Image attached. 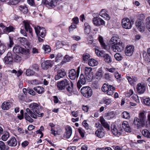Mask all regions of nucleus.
Segmentation results:
<instances>
[{
	"label": "nucleus",
	"instance_id": "obj_1",
	"mask_svg": "<svg viewBox=\"0 0 150 150\" xmlns=\"http://www.w3.org/2000/svg\"><path fill=\"white\" fill-rule=\"evenodd\" d=\"M30 110L27 108L26 109L27 112L33 118L37 119V117H42L44 115L43 113L40 112L42 109L41 107L38 104L33 103L29 106Z\"/></svg>",
	"mask_w": 150,
	"mask_h": 150
},
{
	"label": "nucleus",
	"instance_id": "obj_2",
	"mask_svg": "<svg viewBox=\"0 0 150 150\" xmlns=\"http://www.w3.org/2000/svg\"><path fill=\"white\" fill-rule=\"evenodd\" d=\"M13 51L15 53L22 54L25 59L29 57V50H26L19 45H15L13 48Z\"/></svg>",
	"mask_w": 150,
	"mask_h": 150
},
{
	"label": "nucleus",
	"instance_id": "obj_3",
	"mask_svg": "<svg viewBox=\"0 0 150 150\" xmlns=\"http://www.w3.org/2000/svg\"><path fill=\"white\" fill-rule=\"evenodd\" d=\"M82 95L86 98H89L93 94V91L91 87L88 86L83 87L80 90Z\"/></svg>",
	"mask_w": 150,
	"mask_h": 150
},
{
	"label": "nucleus",
	"instance_id": "obj_4",
	"mask_svg": "<svg viewBox=\"0 0 150 150\" xmlns=\"http://www.w3.org/2000/svg\"><path fill=\"white\" fill-rule=\"evenodd\" d=\"M80 67H78L76 71L74 69H71L69 71L68 76L71 80H74L76 78H78L80 73Z\"/></svg>",
	"mask_w": 150,
	"mask_h": 150
},
{
	"label": "nucleus",
	"instance_id": "obj_5",
	"mask_svg": "<svg viewBox=\"0 0 150 150\" xmlns=\"http://www.w3.org/2000/svg\"><path fill=\"white\" fill-rule=\"evenodd\" d=\"M73 84L69 79L66 80V93L69 96H71L74 94L73 90Z\"/></svg>",
	"mask_w": 150,
	"mask_h": 150
},
{
	"label": "nucleus",
	"instance_id": "obj_6",
	"mask_svg": "<svg viewBox=\"0 0 150 150\" xmlns=\"http://www.w3.org/2000/svg\"><path fill=\"white\" fill-rule=\"evenodd\" d=\"M111 129L112 132L113 134L119 137L121 135V132H122V129L121 125H118L117 127L115 125H112Z\"/></svg>",
	"mask_w": 150,
	"mask_h": 150
},
{
	"label": "nucleus",
	"instance_id": "obj_7",
	"mask_svg": "<svg viewBox=\"0 0 150 150\" xmlns=\"http://www.w3.org/2000/svg\"><path fill=\"white\" fill-rule=\"evenodd\" d=\"M35 33L37 36L38 35L42 38H44L46 33V30L45 28H41L40 26H37L34 27Z\"/></svg>",
	"mask_w": 150,
	"mask_h": 150
},
{
	"label": "nucleus",
	"instance_id": "obj_8",
	"mask_svg": "<svg viewBox=\"0 0 150 150\" xmlns=\"http://www.w3.org/2000/svg\"><path fill=\"white\" fill-rule=\"evenodd\" d=\"M124 45L121 41H119V43L111 47L114 52H120L124 49Z\"/></svg>",
	"mask_w": 150,
	"mask_h": 150
},
{
	"label": "nucleus",
	"instance_id": "obj_9",
	"mask_svg": "<svg viewBox=\"0 0 150 150\" xmlns=\"http://www.w3.org/2000/svg\"><path fill=\"white\" fill-rule=\"evenodd\" d=\"M42 3L47 7L54 8L57 5L56 0H43Z\"/></svg>",
	"mask_w": 150,
	"mask_h": 150
},
{
	"label": "nucleus",
	"instance_id": "obj_10",
	"mask_svg": "<svg viewBox=\"0 0 150 150\" xmlns=\"http://www.w3.org/2000/svg\"><path fill=\"white\" fill-rule=\"evenodd\" d=\"M123 27L125 29H129L132 27V23L129 19L128 18H124L122 22Z\"/></svg>",
	"mask_w": 150,
	"mask_h": 150
},
{
	"label": "nucleus",
	"instance_id": "obj_11",
	"mask_svg": "<svg viewBox=\"0 0 150 150\" xmlns=\"http://www.w3.org/2000/svg\"><path fill=\"white\" fill-rule=\"evenodd\" d=\"M138 117L139 119L142 122L143 124H144L146 127H148L149 124H148V121L146 120V117L145 112H140L139 115Z\"/></svg>",
	"mask_w": 150,
	"mask_h": 150
},
{
	"label": "nucleus",
	"instance_id": "obj_12",
	"mask_svg": "<svg viewBox=\"0 0 150 150\" xmlns=\"http://www.w3.org/2000/svg\"><path fill=\"white\" fill-rule=\"evenodd\" d=\"M86 82V79L84 75L83 74H81L77 84V87L78 89H80L82 87V85L85 84Z\"/></svg>",
	"mask_w": 150,
	"mask_h": 150
},
{
	"label": "nucleus",
	"instance_id": "obj_13",
	"mask_svg": "<svg viewBox=\"0 0 150 150\" xmlns=\"http://www.w3.org/2000/svg\"><path fill=\"white\" fill-rule=\"evenodd\" d=\"M133 124L135 127L137 129L140 128L145 126L144 124H142L140 119H139V118L137 117L134 118Z\"/></svg>",
	"mask_w": 150,
	"mask_h": 150
},
{
	"label": "nucleus",
	"instance_id": "obj_14",
	"mask_svg": "<svg viewBox=\"0 0 150 150\" xmlns=\"http://www.w3.org/2000/svg\"><path fill=\"white\" fill-rule=\"evenodd\" d=\"M93 23L96 26L98 27L104 24V21L101 18L98 17H94L93 20Z\"/></svg>",
	"mask_w": 150,
	"mask_h": 150
},
{
	"label": "nucleus",
	"instance_id": "obj_15",
	"mask_svg": "<svg viewBox=\"0 0 150 150\" xmlns=\"http://www.w3.org/2000/svg\"><path fill=\"white\" fill-rule=\"evenodd\" d=\"M54 64V62L53 61L47 60L43 62L42 63V67L44 69L47 70L49 67H51Z\"/></svg>",
	"mask_w": 150,
	"mask_h": 150
},
{
	"label": "nucleus",
	"instance_id": "obj_16",
	"mask_svg": "<svg viewBox=\"0 0 150 150\" xmlns=\"http://www.w3.org/2000/svg\"><path fill=\"white\" fill-rule=\"evenodd\" d=\"M4 61L5 63L7 64H11L12 63L13 58L11 52H8L6 56L4 57Z\"/></svg>",
	"mask_w": 150,
	"mask_h": 150
},
{
	"label": "nucleus",
	"instance_id": "obj_17",
	"mask_svg": "<svg viewBox=\"0 0 150 150\" xmlns=\"http://www.w3.org/2000/svg\"><path fill=\"white\" fill-rule=\"evenodd\" d=\"M137 88L138 93L140 94H142L145 91L146 87L144 84H142L141 83H139L137 84Z\"/></svg>",
	"mask_w": 150,
	"mask_h": 150
},
{
	"label": "nucleus",
	"instance_id": "obj_18",
	"mask_svg": "<svg viewBox=\"0 0 150 150\" xmlns=\"http://www.w3.org/2000/svg\"><path fill=\"white\" fill-rule=\"evenodd\" d=\"M134 47L132 46H129L126 47L125 52L126 55L131 56L133 54Z\"/></svg>",
	"mask_w": 150,
	"mask_h": 150
},
{
	"label": "nucleus",
	"instance_id": "obj_19",
	"mask_svg": "<svg viewBox=\"0 0 150 150\" xmlns=\"http://www.w3.org/2000/svg\"><path fill=\"white\" fill-rule=\"evenodd\" d=\"M7 144L10 146H15L17 144L16 139L14 137H11L7 142Z\"/></svg>",
	"mask_w": 150,
	"mask_h": 150
},
{
	"label": "nucleus",
	"instance_id": "obj_20",
	"mask_svg": "<svg viewBox=\"0 0 150 150\" xmlns=\"http://www.w3.org/2000/svg\"><path fill=\"white\" fill-rule=\"evenodd\" d=\"M23 23L24 24L25 30L27 32H29V33L32 36V29L30 27L29 23L25 21H23Z\"/></svg>",
	"mask_w": 150,
	"mask_h": 150
},
{
	"label": "nucleus",
	"instance_id": "obj_21",
	"mask_svg": "<svg viewBox=\"0 0 150 150\" xmlns=\"http://www.w3.org/2000/svg\"><path fill=\"white\" fill-rule=\"evenodd\" d=\"M66 75V73L62 70H59L57 71V74L55 76V79L58 80L61 78L63 77Z\"/></svg>",
	"mask_w": 150,
	"mask_h": 150
},
{
	"label": "nucleus",
	"instance_id": "obj_22",
	"mask_svg": "<svg viewBox=\"0 0 150 150\" xmlns=\"http://www.w3.org/2000/svg\"><path fill=\"white\" fill-rule=\"evenodd\" d=\"M122 127L127 132H130L131 128L130 127L128 122L127 121H124L122 123Z\"/></svg>",
	"mask_w": 150,
	"mask_h": 150
},
{
	"label": "nucleus",
	"instance_id": "obj_23",
	"mask_svg": "<svg viewBox=\"0 0 150 150\" xmlns=\"http://www.w3.org/2000/svg\"><path fill=\"white\" fill-rule=\"evenodd\" d=\"M100 15L102 17L105 18L107 20L110 19V17L106 13V10L105 9H102L100 13Z\"/></svg>",
	"mask_w": 150,
	"mask_h": 150
},
{
	"label": "nucleus",
	"instance_id": "obj_24",
	"mask_svg": "<svg viewBox=\"0 0 150 150\" xmlns=\"http://www.w3.org/2000/svg\"><path fill=\"white\" fill-rule=\"evenodd\" d=\"M119 41H121L116 37H112L110 41V44L112 45V47L119 43Z\"/></svg>",
	"mask_w": 150,
	"mask_h": 150
},
{
	"label": "nucleus",
	"instance_id": "obj_25",
	"mask_svg": "<svg viewBox=\"0 0 150 150\" xmlns=\"http://www.w3.org/2000/svg\"><path fill=\"white\" fill-rule=\"evenodd\" d=\"M84 30L85 34L88 35L89 34L91 31V27L88 23H84Z\"/></svg>",
	"mask_w": 150,
	"mask_h": 150
},
{
	"label": "nucleus",
	"instance_id": "obj_26",
	"mask_svg": "<svg viewBox=\"0 0 150 150\" xmlns=\"http://www.w3.org/2000/svg\"><path fill=\"white\" fill-rule=\"evenodd\" d=\"M65 86L66 82L64 80H62L60 82H58L57 84V86L59 90L64 89Z\"/></svg>",
	"mask_w": 150,
	"mask_h": 150
},
{
	"label": "nucleus",
	"instance_id": "obj_27",
	"mask_svg": "<svg viewBox=\"0 0 150 150\" xmlns=\"http://www.w3.org/2000/svg\"><path fill=\"white\" fill-rule=\"evenodd\" d=\"M102 57H103L104 61L108 63H110L112 62L111 57L108 54L104 53Z\"/></svg>",
	"mask_w": 150,
	"mask_h": 150
},
{
	"label": "nucleus",
	"instance_id": "obj_28",
	"mask_svg": "<svg viewBox=\"0 0 150 150\" xmlns=\"http://www.w3.org/2000/svg\"><path fill=\"white\" fill-rule=\"evenodd\" d=\"M11 105L9 102H4L2 104L1 108L4 110H8L10 107Z\"/></svg>",
	"mask_w": 150,
	"mask_h": 150
},
{
	"label": "nucleus",
	"instance_id": "obj_29",
	"mask_svg": "<svg viewBox=\"0 0 150 150\" xmlns=\"http://www.w3.org/2000/svg\"><path fill=\"white\" fill-rule=\"evenodd\" d=\"M100 122L101 124L105 128L108 129V130L110 129V126L105 122V120L103 118V117H101L100 119Z\"/></svg>",
	"mask_w": 150,
	"mask_h": 150
},
{
	"label": "nucleus",
	"instance_id": "obj_30",
	"mask_svg": "<svg viewBox=\"0 0 150 150\" xmlns=\"http://www.w3.org/2000/svg\"><path fill=\"white\" fill-rule=\"evenodd\" d=\"M33 89L39 94L42 93L44 91V88L42 87L39 86L34 87Z\"/></svg>",
	"mask_w": 150,
	"mask_h": 150
},
{
	"label": "nucleus",
	"instance_id": "obj_31",
	"mask_svg": "<svg viewBox=\"0 0 150 150\" xmlns=\"http://www.w3.org/2000/svg\"><path fill=\"white\" fill-rule=\"evenodd\" d=\"M115 90V88L111 85L109 86L107 94L109 95H111L114 93V91Z\"/></svg>",
	"mask_w": 150,
	"mask_h": 150
},
{
	"label": "nucleus",
	"instance_id": "obj_32",
	"mask_svg": "<svg viewBox=\"0 0 150 150\" xmlns=\"http://www.w3.org/2000/svg\"><path fill=\"white\" fill-rule=\"evenodd\" d=\"M66 138H69L71 136L72 133V130L71 128L69 126L66 127Z\"/></svg>",
	"mask_w": 150,
	"mask_h": 150
},
{
	"label": "nucleus",
	"instance_id": "obj_33",
	"mask_svg": "<svg viewBox=\"0 0 150 150\" xmlns=\"http://www.w3.org/2000/svg\"><path fill=\"white\" fill-rule=\"evenodd\" d=\"M96 136L99 138L103 137L105 135L104 131H101L100 129H97L95 132Z\"/></svg>",
	"mask_w": 150,
	"mask_h": 150
},
{
	"label": "nucleus",
	"instance_id": "obj_34",
	"mask_svg": "<svg viewBox=\"0 0 150 150\" xmlns=\"http://www.w3.org/2000/svg\"><path fill=\"white\" fill-rule=\"evenodd\" d=\"M142 22L141 21H139L135 23V25L138 29L141 32H143L144 31L143 27L141 25Z\"/></svg>",
	"mask_w": 150,
	"mask_h": 150
},
{
	"label": "nucleus",
	"instance_id": "obj_35",
	"mask_svg": "<svg viewBox=\"0 0 150 150\" xmlns=\"http://www.w3.org/2000/svg\"><path fill=\"white\" fill-rule=\"evenodd\" d=\"M142 134L143 136L147 138H150V132L147 129H144L142 131Z\"/></svg>",
	"mask_w": 150,
	"mask_h": 150
},
{
	"label": "nucleus",
	"instance_id": "obj_36",
	"mask_svg": "<svg viewBox=\"0 0 150 150\" xmlns=\"http://www.w3.org/2000/svg\"><path fill=\"white\" fill-rule=\"evenodd\" d=\"M6 49V47L0 40V54H3Z\"/></svg>",
	"mask_w": 150,
	"mask_h": 150
},
{
	"label": "nucleus",
	"instance_id": "obj_37",
	"mask_svg": "<svg viewBox=\"0 0 150 150\" xmlns=\"http://www.w3.org/2000/svg\"><path fill=\"white\" fill-rule=\"evenodd\" d=\"M98 62L96 60L93 59H90L88 61V64L91 66H94L97 64Z\"/></svg>",
	"mask_w": 150,
	"mask_h": 150
},
{
	"label": "nucleus",
	"instance_id": "obj_38",
	"mask_svg": "<svg viewBox=\"0 0 150 150\" xmlns=\"http://www.w3.org/2000/svg\"><path fill=\"white\" fill-rule=\"evenodd\" d=\"M98 40L103 48L105 49H106L107 47L103 42V38L101 36H99Z\"/></svg>",
	"mask_w": 150,
	"mask_h": 150
},
{
	"label": "nucleus",
	"instance_id": "obj_39",
	"mask_svg": "<svg viewBox=\"0 0 150 150\" xmlns=\"http://www.w3.org/2000/svg\"><path fill=\"white\" fill-rule=\"evenodd\" d=\"M146 23L147 29L150 32V16L146 18Z\"/></svg>",
	"mask_w": 150,
	"mask_h": 150
},
{
	"label": "nucleus",
	"instance_id": "obj_40",
	"mask_svg": "<svg viewBox=\"0 0 150 150\" xmlns=\"http://www.w3.org/2000/svg\"><path fill=\"white\" fill-rule=\"evenodd\" d=\"M19 9L23 13H26L28 12V8L24 6H21L19 7Z\"/></svg>",
	"mask_w": 150,
	"mask_h": 150
},
{
	"label": "nucleus",
	"instance_id": "obj_41",
	"mask_svg": "<svg viewBox=\"0 0 150 150\" xmlns=\"http://www.w3.org/2000/svg\"><path fill=\"white\" fill-rule=\"evenodd\" d=\"M96 78L97 79H100L102 76V71L100 69H99L96 74Z\"/></svg>",
	"mask_w": 150,
	"mask_h": 150
},
{
	"label": "nucleus",
	"instance_id": "obj_42",
	"mask_svg": "<svg viewBox=\"0 0 150 150\" xmlns=\"http://www.w3.org/2000/svg\"><path fill=\"white\" fill-rule=\"evenodd\" d=\"M85 74L86 76H89L91 74L92 69L91 67H86L85 69Z\"/></svg>",
	"mask_w": 150,
	"mask_h": 150
},
{
	"label": "nucleus",
	"instance_id": "obj_43",
	"mask_svg": "<svg viewBox=\"0 0 150 150\" xmlns=\"http://www.w3.org/2000/svg\"><path fill=\"white\" fill-rule=\"evenodd\" d=\"M114 57L116 59L117 61H120L123 58V57L119 53L115 54L114 55Z\"/></svg>",
	"mask_w": 150,
	"mask_h": 150
},
{
	"label": "nucleus",
	"instance_id": "obj_44",
	"mask_svg": "<svg viewBox=\"0 0 150 150\" xmlns=\"http://www.w3.org/2000/svg\"><path fill=\"white\" fill-rule=\"evenodd\" d=\"M35 72L31 70L30 69L26 70L25 74L28 76H33Z\"/></svg>",
	"mask_w": 150,
	"mask_h": 150
},
{
	"label": "nucleus",
	"instance_id": "obj_45",
	"mask_svg": "<svg viewBox=\"0 0 150 150\" xmlns=\"http://www.w3.org/2000/svg\"><path fill=\"white\" fill-rule=\"evenodd\" d=\"M109 86L107 84L104 83L101 88L102 91L104 92L107 93Z\"/></svg>",
	"mask_w": 150,
	"mask_h": 150
},
{
	"label": "nucleus",
	"instance_id": "obj_46",
	"mask_svg": "<svg viewBox=\"0 0 150 150\" xmlns=\"http://www.w3.org/2000/svg\"><path fill=\"white\" fill-rule=\"evenodd\" d=\"M122 117L124 118L128 119L130 118L129 113L127 112H123L122 114Z\"/></svg>",
	"mask_w": 150,
	"mask_h": 150
},
{
	"label": "nucleus",
	"instance_id": "obj_47",
	"mask_svg": "<svg viewBox=\"0 0 150 150\" xmlns=\"http://www.w3.org/2000/svg\"><path fill=\"white\" fill-rule=\"evenodd\" d=\"M12 72L15 73L18 77L22 74L23 71L20 69L17 71L16 70L14 69L12 71Z\"/></svg>",
	"mask_w": 150,
	"mask_h": 150
},
{
	"label": "nucleus",
	"instance_id": "obj_48",
	"mask_svg": "<svg viewBox=\"0 0 150 150\" xmlns=\"http://www.w3.org/2000/svg\"><path fill=\"white\" fill-rule=\"evenodd\" d=\"M9 137V133L8 132H6L2 136L1 139L3 140L6 141Z\"/></svg>",
	"mask_w": 150,
	"mask_h": 150
},
{
	"label": "nucleus",
	"instance_id": "obj_49",
	"mask_svg": "<svg viewBox=\"0 0 150 150\" xmlns=\"http://www.w3.org/2000/svg\"><path fill=\"white\" fill-rule=\"evenodd\" d=\"M42 48L44 50L45 53L49 52L51 51V49L50 47L48 45L43 46Z\"/></svg>",
	"mask_w": 150,
	"mask_h": 150
},
{
	"label": "nucleus",
	"instance_id": "obj_50",
	"mask_svg": "<svg viewBox=\"0 0 150 150\" xmlns=\"http://www.w3.org/2000/svg\"><path fill=\"white\" fill-rule=\"evenodd\" d=\"M90 58V55L88 53L84 54L83 55V59L84 61H86Z\"/></svg>",
	"mask_w": 150,
	"mask_h": 150
},
{
	"label": "nucleus",
	"instance_id": "obj_51",
	"mask_svg": "<svg viewBox=\"0 0 150 150\" xmlns=\"http://www.w3.org/2000/svg\"><path fill=\"white\" fill-rule=\"evenodd\" d=\"M144 103L146 105L150 106V99L149 98H147L143 100Z\"/></svg>",
	"mask_w": 150,
	"mask_h": 150
},
{
	"label": "nucleus",
	"instance_id": "obj_52",
	"mask_svg": "<svg viewBox=\"0 0 150 150\" xmlns=\"http://www.w3.org/2000/svg\"><path fill=\"white\" fill-rule=\"evenodd\" d=\"M138 97L136 95L134 94L132 96L130 97V99L131 100H135L137 102L139 101V100L138 99Z\"/></svg>",
	"mask_w": 150,
	"mask_h": 150
},
{
	"label": "nucleus",
	"instance_id": "obj_53",
	"mask_svg": "<svg viewBox=\"0 0 150 150\" xmlns=\"http://www.w3.org/2000/svg\"><path fill=\"white\" fill-rule=\"evenodd\" d=\"M78 131L81 136L82 137H83L84 136V131L80 127L79 128Z\"/></svg>",
	"mask_w": 150,
	"mask_h": 150
},
{
	"label": "nucleus",
	"instance_id": "obj_54",
	"mask_svg": "<svg viewBox=\"0 0 150 150\" xmlns=\"http://www.w3.org/2000/svg\"><path fill=\"white\" fill-rule=\"evenodd\" d=\"M95 52L97 56H98L102 57L103 56V54H104L103 52L102 51H100L98 50H96Z\"/></svg>",
	"mask_w": 150,
	"mask_h": 150
},
{
	"label": "nucleus",
	"instance_id": "obj_55",
	"mask_svg": "<svg viewBox=\"0 0 150 150\" xmlns=\"http://www.w3.org/2000/svg\"><path fill=\"white\" fill-rule=\"evenodd\" d=\"M5 146L6 145L4 143L1 141H0V149L1 150H5Z\"/></svg>",
	"mask_w": 150,
	"mask_h": 150
},
{
	"label": "nucleus",
	"instance_id": "obj_56",
	"mask_svg": "<svg viewBox=\"0 0 150 150\" xmlns=\"http://www.w3.org/2000/svg\"><path fill=\"white\" fill-rule=\"evenodd\" d=\"M13 29L14 28L12 26H9L8 27H6V28L4 29V30L5 31L10 32L13 31Z\"/></svg>",
	"mask_w": 150,
	"mask_h": 150
},
{
	"label": "nucleus",
	"instance_id": "obj_57",
	"mask_svg": "<svg viewBox=\"0 0 150 150\" xmlns=\"http://www.w3.org/2000/svg\"><path fill=\"white\" fill-rule=\"evenodd\" d=\"M21 60V57L17 55H16L14 58V61L17 62H19Z\"/></svg>",
	"mask_w": 150,
	"mask_h": 150
},
{
	"label": "nucleus",
	"instance_id": "obj_58",
	"mask_svg": "<svg viewBox=\"0 0 150 150\" xmlns=\"http://www.w3.org/2000/svg\"><path fill=\"white\" fill-rule=\"evenodd\" d=\"M27 91L28 93L32 96H35V92L32 89L30 88H28Z\"/></svg>",
	"mask_w": 150,
	"mask_h": 150
},
{
	"label": "nucleus",
	"instance_id": "obj_59",
	"mask_svg": "<svg viewBox=\"0 0 150 150\" xmlns=\"http://www.w3.org/2000/svg\"><path fill=\"white\" fill-rule=\"evenodd\" d=\"M82 125L86 129H88L89 128L88 125L86 122V120H84L83 122Z\"/></svg>",
	"mask_w": 150,
	"mask_h": 150
},
{
	"label": "nucleus",
	"instance_id": "obj_60",
	"mask_svg": "<svg viewBox=\"0 0 150 150\" xmlns=\"http://www.w3.org/2000/svg\"><path fill=\"white\" fill-rule=\"evenodd\" d=\"M13 44L14 43L13 42V40L12 39H11V38H10L9 42L7 44L8 46L10 48H11L12 47Z\"/></svg>",
	"mask_w": 150,
	"mask_h": 150
},
{
	"label": "nucleus",
	"instance_id": "obj_61",
	"mask_svg": "<svg viewBox=\"0 0 150 150\" xmlns=\"http://www.w3.org/2000/svg\"><path fill=\"white\" fill-rule=\"evenodd\" d=\"M76 28V25L74 24H72L71 25V26L69 27V31L70 32L72 31H73Z\"/></svg>",
	"mask_w": 150,
	"mask_h": 150
},
{
	"label": "nucleus",
	"instance_id": "obj_62",
	"mask_svg": "<svg viewBox=\"0 0 150 150\" xmlns=\"http://www.w3.org/2000/svg\"><path fill=\"white\" fill-rule=\"evenodd\" d=\"M72 21L75 24H77L79 23V19L77 17H75L72 19Z\"/></svg>",
	"mask_w": 150,
	"mask_h": 150
},
{
	"label": "nucleus",
	"instance_id": "obj_63",
	"mask_svg": "<svg viewBox=\"0 0 150 150\" xmlns=\"http://www.w3.org/2000/svg\"><path fill=\"white\" fill-rule=\"evenodd\" d=\"M112 102L111 99H106L103 100V103L106 105L110 104Z\"/></svg>",
	"mask_w": 150,
	"mask_h": 150
},
{
	"label": "nucleus",
	"instance_id": "obj_64",
	"mask_svg": "<svg viewBox=\"0 0 150 150\" xmlns=\"http://www.w3.org/2000/svg\"><path fill=\"white\" fill-rule=\"evenodd\" d=\"M21 0H12L11 2V4L12 5H16L19 3Z\"/></svg>",
	"mask_w": 150,
	"mask_h": 150
}]
</instances>
